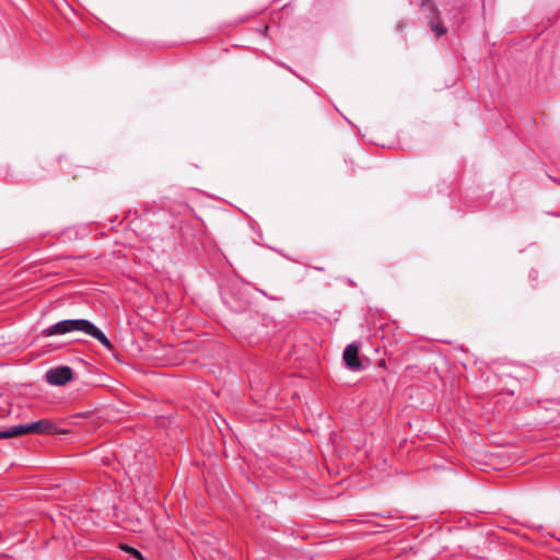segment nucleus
Returning a JSON list of instances; mask_svg holds the SVG:
<instances>
[{
  "label": "nucleus",
  "mask_w": 560,
  "mask_h": 560,
  "mask_svg": "<svg viewBox=\"0 0 560 560\" xmlns=\"http://www.w3.org/2000/svg\"><path fill=\"white\" fill-rule=\"evenodd\" d=\"M28 433H45L49 434L55 431V424L49 420H38L32 423H26Z\"/></svg>",
  "instance_id": "7ed1b4c3"
},
{
  "label": "nucleus",
  "mask_w": 560,
  "mask_h": 560,
  "mask_svg": "<svg viewBox=\"0 0 560 560\" xmlns=\"http://www.w3.org/2000/svg\"><path fill=\"white\" fill-rule=\"evenodd\" d=\"M45 380L50 385L63 386L72 380V369L67 365L51 368L46 372Z\"/></svg>",
  "instance_id": "f03ea898"
},
{
  "label": "nucleus",
  "mask_w": 560,
  "mask_h": 560,
  "mask_svg": "<svg viewBox=\"0 0 560 560\" xmlns=\"http://www.w3.org/2000/svg\"><path fill=\"white\" fill-rule=\"evenodd\" d=\"M361 364L357 357V350L352 347V370L360 369Z\"/></svg>",
  "instance_id": "0eeeda50"
},
{
  "label": "nucleus",
  "mask_w": 560,
  "mask_h": 560,
  "mask_svg": "<svg viewBox=\"0 0 560 560\" xmlns=\"http://www.w3.org/2000/svg\"><path fill=\"white\" fill-rule=\"evenodd\" d=\"M121 550L129 553L131 557L136 558L137 560H145V558L142 556V553L135 547L122 545Z\"/></svg>",
  "instance_id": "39448f33"
},
{
  "label": "nucleus",
  "mask_w": 560,
  "mask_h": 560,
  "mask_svg": "<svg viewBox=\"0 0 560 560\" xmlns=\"http://www.w3.org/2000/svg\"><path fill=\"white\" fill-rule=\"evenodd\" d=\"M2 439H11L8 428L4 430H0V440H2Z\"/></svg>",
  "instance_id": "1a4fd4ad"
},
{
  "label": "nucleus",
  "mask_w": 560,
  "mask_h": 560,
  "mask_svg": "<svg viewBox=\"0 0 560 560\" xmlns=\"http://www.w3.org/2000/svg\"><path fill=\"white\" fill-rule=\"evenodd\" d=\"M433 31L436 34V36H441L444 34L445 30L441 27L440 25L433 26Z\"/></svg>",
  "instance_id": "6e6552de"
},
{
  "label": "nucleus",
  "mask_w": 560,
  "mask_h": 560,
  "mask_svg": "<svg viewBox=\"0 0 560 560\" xmlns=\"http://www.w3.org/2000/svg\"><path fill=\"white\" fill-rule=\"evenodd\" d=\"M342 360L346 368L350 369V343L347 345L342 352Z\"/></svg>",
  "instance_id": "423d86ee"
},
{
  "label": "nucleus",
  "mask_w": 560,
  "mask_h": 560,
  "mask_svg": "<svg viewBox=\"0 0 560 560\" xmlns=\"http://www.w3.org/2000/svg\"><path fill=\"white\" fill-rule=\"evenodd\" d=\"M8 429H9L10 438H15V436L28 433V429H27L26 423L25 424L13 425V427H10Z\"/></svg>",
  "instance_id": "20e7f679"
},
{
  "label": "nucleus",
  "mask_w": 560,
  "mask_h": 560,
  "mask_svg": "<svg viewBox=\"0 0 560 560\" xmlns=\"http://www.w3.org/2000/svg\"><path fill=\"white\" fill-rule=\"evenodd\" d=\"M74 331L84 332L96 339L107 350L113 349L110 339L92 322L85 318L63 319L43 329L42 335L50 337L66 335Z\"/></svg>",
  "instance_id": "f257e3e1"
}]
</instances>
